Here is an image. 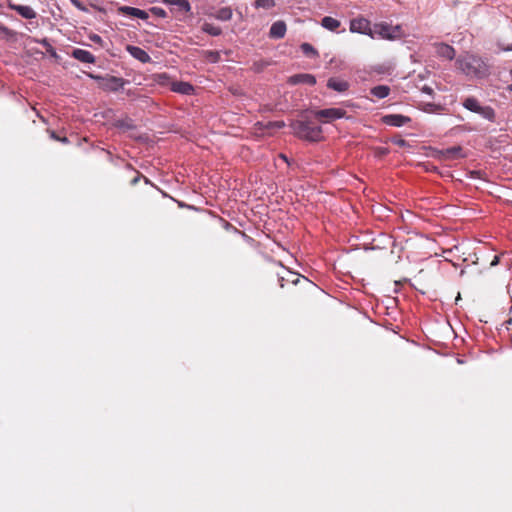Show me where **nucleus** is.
I'll return each mask as SVG.
<instances>
[{
	"label": "nucleus",
	"instance_id": "obj_1",
	"mask_svg": "<svg viewBox=\"0 0 512 512\" xmlns=\"http://www.w3.org/2000/svg\"><path fill=\"white\" fill-rule=\"evenodd\" d=\"M458 68L468 77L482 79L489 75V66L473 54H465L456 60Z\"/></svg>",
	"mask_w": 512,
	"mask_h": 512
},
{
	"label": "nucleus",
	"instance_id": "obj_42",
	"mask_svg": "<svg viewBox=\"0 0 512 512\" xmlns=\"http://www.w3.org/2000/svg\"><path fill=\"white\" fill-rule=\"evenodd\" d=\"M59 141H61L62 143H68L69 142L68 138L65 137V136L64 137H60Z\"/></svg>",
	"mask_w": 512,
	"mask_h": 512
},
{
	"label": "nucleus",
	"instance_id": "obj_23",
	"mask_svg": "<svg viewBox=\"0 0 512 512\" xmlns=\"http://www.w3.org/2000/svg\"><path fill=\"white\" fill-rule=\"evenodd\" d=\"M201 30L204 32V33H207L211 36H219L221 35L222 33V29L218 26H215L211 23H207L205 22L202 27H201Z\"/></svg>",
	"mask_w": 512,
	"mask_h": 512
},
{
	"label": "nucleus",
	"instance_id": "obj_35",
	"mask_svg": "<svg viewBox=\"0 0 512 512\" xmlns=\"http://www.w3.org/2000/svg\"><path fill=\"white\" fill-rule=\"evenodd\" d=\"M90 39L94 42V43H98V44H101L102 43V38L97 35V34H93L92 36H90Z\"/></svg>",
	"mask_w": 512,
	"mask_h": 512
},
{
	"label": "nucleus",
	"instance_id": "obj_17",
	"mask_svg": "<svg viewBox=\"0 0 512 512\" xmlns=\"http://www.w3.org/2000/svg\"><path fill=\"white\" fill-rule=\"evenodd\" d=\"M436 54L447 60H452L455 57V49L445 43L436 44Z\"/></svg>",
	"mask_w": 512,
	"mask_h": 512
},
{
	"label": "nucleus",
	"instance_id": "obj_8",
	"mask_svg": "<svg viewBox=\"0 0 512 512\" xmlns=\"http://www.w3.org/2000/svg\"><path fill=\"white\" fill-rule=\"evenodd\" d=\"M381 121L388 126L402 127L411 122V118L401 114H386L382 116Z\"/></svg>",
	"mask_w": 512,
	"mask_h": 512
},
{
	"label": "nucleus",
	"instance_id": "obj_3",
	"mask_svg": "<svg viewBox=\"0 0 512 512\" xmlns=\"http://www.w3.org/2000/svg\"><path fill=\"white\" fill-rule=\"evenodd\" d=\"M463 107L467 110L477 113L482 116L484 119L494 122L495 121V111L490 106H482L479 101L474 97H467L463 103Z\"/></svg>",
	"mask_w": 512,
	"mask_h": 512
},
{
	"label": "nucleus",
	"instance_id": "obj_25",
	"mask_svg": "<svg viewBox=\"0 0 512 512\" xmlns=\"http://www.w3.org/2000/svg\"><path fill=\"white\" fill-rule=\"evenodd\" d=\"M275 0H255V8L271 9L275 6Z\"/></svg>",
	"mask_w": 512,
	"mask_h": 512
},
{
	"label": "nucleus",
	"instance_id": "obj_15",
	"mask_svg": "<svg viewBox=\"0 0 512 512\" xmlns=\"http://www.w3.org/2000/svg\"><path fill=\"white\" fill-rule=\"evenodd\" d=\"M440 157L444 160H455L463 157L462 147L453 146L439 151Z\"/></svg>",
	"mask_w": 512,
	"mask_h": 512
},
{
	"label": "nucleus",
	"instance_id": "obj_26",
	"mask_svg": "<svg viewBox=\"0 0 512 512\" xmlns=\"http://www.w3.org/2000/svg\"><path fill=\"white\" fill-rule=\"evenodd\" d=\"M0 34H2L6 39H13L16 37L17 32L0 23Z\"/></svg>",
	"mask_w": 512,
	"mask_h": 512
},
{
	"label": "nucleus",
	"instance_id": "obj_4",
	"mask_svg": "<svg viewBox=\"0 0 512 512\" xmlns=\"http://www.w3.org/2000/svg\"><path fill=\"white\" fill-rule=\"evenodd\" d=\"M100 80V87L105 91L117 92L124 88L128 83L127 80L112 75H106L105 77H96Z\"/></svg>",
	"mask_w": 512,
	"mask_h": 512
},
{
	"label": "nucleus",
	"instance_id": "obj_24",
	"mask_svg": "<svg viewBox=\"0 0 512 512\" xmlns=\"http://www.w3.org/2000/svg\"><path fill=\"white\" fill-rule=\"evenodd\" d=\"M301 51L310 58L318 56L317 50L309 43H303L301 45Z\"/></svg>",
	"mask_w": 512,
	"mask_h": 512
},
{
	"label": "nucleus",
	"instance_id": "obj_2",
	"mask_svg": "<svg viewBox=\"0 0 512 512\" xmlns=\"http://www.w3.org/2000/svg\"><path fill=\"white\" fill-rule=\"evenodd\" d=\"M293 134L304 141L319 142L323 138L322 127L310 119H297L289 124Z\"/></svg>",
	"mask_w": 512,
	"mask_h": 512
},
{
	"label": "nucleus",
	"instance_id": "obj_30",
	"mask_svg": "<svg viewBox=\"0 0 512 512\" xmlns=\"http://www.w3.org/2000/svg\"><path fill=\"white\" fill-rule=\"evenodd\" d=\"M34 41L36 43L42 45L46 49L47 52L53 53V54L55 53L53 46L51 45V43L49 42V40L47 38H43L40 40L36 39Z\"/></svg>",
	"mask_w": 512,
	"mask_h": 512
},
{
	"label": "nucleus",
	"instance_id": "obj_20",
	"mask_svg": "<svg viewBox=\"0 0 512 512\" xmlns=\"http://www.w3.org/2000/svg\"><path fill=\"white\" fill-rule=\"evenodd\" d=\"M341 23L339 20L330 17L325 16L321 20V26L329 31L335 32L340 27Z\"/></svg>",
	"mask_w": 512,
	"mask_h": 512
},
{
	"label": "nucleus",
	"instance_id": "obj_10",
	"mask_svg": "<svg viewBox=\"0 0 512 512\" xmlns=\"http://www.w3.org/2000/svg\"><path fill=\"white\" fill-rule=\"evenodd\" d=\"M125 49L133 58H135L143 64L150 63L152 60L150 55L144 49L138 46L127 45Z\"/></svg>",
	"mask_w": 512,
	"mask_h": 512
},
{
	"label": "nucleus",
	"instance_id": "obj_7",
	"mask_svg": "<svg viewBox=\"0 0 512 512\" xmlns=\"http://www.w3.org/2000/svg\"><path fill=\"white\" fill-rule=\"evenodd\" d=\"M314 115L318 119H325V122H331L344 118L346 116V111L341 108H327L315 111Z\"/></svg>",
	"mask_w": 512,
	"mask_h": 512
},
{
	"label": "nucleus",
	"instance_id": "obj_47",
	"mask_svg": "<svg viewBox=\"0 0 512 512\" xmlns=\"http://www.w3.org/2000/svg\"><path fill=\"white\" fill-rule=\"evenodd\" d=\"M510 77L512 79V68L510 69Z\"/></svg>",
	"mask_w": 512,
	"mask_h": 512
},
{
	"label": "nucleus",
	"instance_id": "obj_13",
	"mask_svg": "<svg viewBox=\"0 0 512 512\" xmlns=\"http://www.w3.org/2000/svg\"><path fill=\"white\" fill-rule=\"evenodd\" d=\"M171 91L182 95H192L194 93V87L189 82L174 81L171 83Z\"/></svg>",
	"mask_w": 512,
	"mask_h": 512
},
{
	"label": "nucleus",
	"instance_id": "obj_11",
	"mask_svg": "<svg viewBox=\"0 0 512 512\" xmlns=\"http://www.w3.org/2000/svg\"><path fill=\"white\" fill-rule=\"evenodd\" d=\"M117 11L119 14L136 17L142 20H146L149 17L148 12L145 10L131 6H119Z\"/></svg>",
	"mask_w": 512,
	"mask_h": 512
},
{
	"label": "nucleus",
	"instance_id": "obj_44",
	"mask_svg": "<svg viewBox=\"0 0 512 512\" xmlns=\"http://www.w3.org/2000/svg\"><path fill=\"white\" fill-rule=\"evenodd\" d=\"M146 184L150 183V180L146 177H143Z\"/></svg>",
	"mask_w": 512,
	"mask_h": 512
},
{
	"label": "nucleus",
	"instance_id": "obj_38",
	"mask_svg": "<svg viewBox=\"0 0 512 512\" xmlns=\"http://www.w3.org/2000/svg\"><path fill=\"white\" fill-rule=\"evenodd\" d=\"M394 143L402 147L406 145V141L404 139H399L397 141H394Z\"/></svg>",
	"mask_w": 512,
	"mask_h": 512
},
{
	"label": "nucleus",
	"instance_id": "obj_18",
	"mask_svg": "<svg viewBox=\"0 0 512 512\" xmlns=\"http://www.w3.org/2000/svg\"><path fill=\"white\" fill-rule=\"evenodd\" d=\"M349 83L346 80H342L336 77H331L327 81V87L337 92H345L349 88Z\"/></svg>",
	"mask_w": 512,
	"mask_h": 512
},
{
	"label": "nucleus",
	"instance_id": "obj_45",
	"mask_svg": "<svg viewBox=\"0 0 512 512\" xmlns=\"http://www.w3.org/2000/svg\"><path fill=\"white\" fill-rule=\"evenodd\" d=\"M508 90L512 93V84L508 86Z\"/></svg>",
	"mask_w": 512,
	"mask_h": 512
},
{
	"label": "nucleus",
	"instance_id": "obj_6",
	"mask_svg": "<svg viewBox=\"0 0 512 512\" xmlns=\"http://www.w3.org/2000/svg\"><path fill=\"white\" fill-rule=\"evenodd\" d=\"M350 31L352 33H360L374 38V32L371 28L370 21L363 17L354 18L350 21Z\"/></svg>",
	"mask_w": 512,
	"mask_h": 512
},
{
	"label": "nucleus",
	"instance_id": "obj_32",
	"mask_svg": "<svg viewBox=\"0 0 512 512\" xmlns=\"http://www.w3.org/2000/svg\"><path fill=\"white\" fill-rule=\"evenodd\" d=\"M150 12L159 18L167 17L166 11L161 7H152V8H150Z\"/></svg>",
	"mask_w": 512,
	"mask_h": 512
},
{
	"label": "nucleus",
	"instance_id": "obj_9",
	"mask_svg": "<svg viewBox=\"0 0 512 512\" xmlns=\"http://www.w3.org/2000/svg\"><path fill=\"white\" fill-rule=\"evenodd\" d=\"M7 7L16 11L21 17L25 19H34L37 16V13L34 11V9L28 5H19L13 3L11 0H8Z\"/></svg>",
	"mask_w": 512,
	"mask_h": 512
},
{
	"label": "nucleus",
	"instance_id": "obj_43",
	"mask_svg": "<svg viewBox=\"0 0 512 512\" xmlns=\"http://www.w3.org/2000/svg\"><path fill=\"white\" fill-rule=\"evenodd\" d=\"M504 51H512V44L508 45L507 47L503 48Z\"/></svg>",
	"mask_w": 512,
	"mask_h": 512
},
{
	"label": "nucleus",
	"instance_id": "obj_36",
	"mask_svg": "<svg viewBox=\"0 0 512 512\" xmlns=\"http://www.w3.org/2000/svg\"><path fill=\"white\" fill-rule=\"evenodd\" d=\"M141 177L142 175L139 172H137V175L130 181V184L132 186H135L140 181Z\"/></svg>",
	"mask_w": 512,
	"mask_h": 512
},
{
	"label": "nucleus",
	"instance_id": "obj_5",
	"mask_svg": "<svg viewBox=\"0 0 512 512\" xmlns=\"http://www.w3.org/2000/svg\"><path fill=\"white\" fill-rule=\"evenodd\" d=\"M374 38L378 36L382 39L394 40L400 36L401 27L399 25L392 26L387 23H381L375 26Z\"/></svg>",
	"mask_w": 512,
	"mask_h": 512
},
{
	"label": "nucleus",
	"instance_id": "obj_41",
	"mask_svg": "<svg viewBox=\"0 0 512 512\" xmlns=\"http://www.w3.org/2000/svg\"><path fill=\"white\" fill-rule=\"evenodd\" d=\"M423 90H424V92H426L428 94H432V92H433L432 88H430V87H424Z\"/></svg>",
	"mask_w": 512,
	"mask_h": 512
},
{
	"label": "nucleus",
	"instance_id": "obj_31",
	"mask_svg": "<svg viewBox=\"0 0 512 512\" xmlns=\"http://www.w3.org/2000/svg\"><path fill=\"white\" fill-rule=\"evenodd\" d=\"M206 58L211 63H217L220 61V53L218 51H207Z\"/></svg>",
	"mask_w": 512,
	"mask_h": 512
},
{
	"label": "nucleus",
	"instance_id": "obj_21",
	"mask_svg": "<svg viewBox=\"0 0 512 512\" xmlns=\"http://www.w3.org/2000/svg\"><path fill=\"white\" fill-rule=\"evenodd\" d=\"M163 2L171 6H176L183 12H189L191 10V5L188 0H163Z\"/></svg>",
	"mask_w": 512,
	"mask_h": 512
},
{
	"label": "nucleus",
	"instance_id": "obj_39",
	"mask_svg": "<svg viewBox=\"0 0 512 512\" xmlns=\"http://www.w3.org/2000/svg\"><path fill=\"white\" fill-rule=\"evenodd\" d=\"M90 6H91L93 9H95V10H97V11H99V12H103V11H104V9H103V8H101V7L97 6V5H96V4H94V3H90Z\"/></svg>",
	"mask_w": 512,
	"mask_h": 512
},
{
	"label": "nucleus",
	"instance_id": "obj_37",
	"mask_svg": "<svg viewBox=\"0 0 512 512\" xmlns=\"http://www.w3.org/2000/svg\"><path fill=\"white\" fill-rule=\"evenodd\" d=\"M50 136L52 139H54L56 141L60 140V137L56 134L55 131H50Z\"/></svg>",
	"mask_w": 512,
	"mask_h": 512
},
{
	"label": "nucleus",
	"instance_id": "obj_12",
	"mask_svg": "<svg viewBox=\"0 0 512 512\" xmlns=\"http://www.w3.org/2000/svg\"><path fill=\"white\" fill-rule=\"evenodd\" d=\"M286 31V23L282 20H278L271 25L269 30V37L271 39H282L284 38Z\"/></svg>",
	"mask_w": 512,
	"mask_h": 512
},
{
	"label": "nucleus",
	"instance_id": "obj_27",
	"mask_svg": "<svg viewBox=\"0 0 512 512\" xmlns=\"http://www.w3.org/2000/svg\"><path fill=\"white\" fill-rule=\"evenodd\" d=\"M269 65V63L265 60H258V61H254L252 63V66H251V69L255 72V73H260L262 72L267 66Z\"/></svg>",
	"mask_w": 512,
	"mask_h": 512
},
{
	"label": "nucleus",
	"instance_id": "obj_46",
	"mask_svg": "<svg viewBox=\"0 0 512 512\" xmlns=\"http://www.w3.org/2000/svg\"><path fill=\"white\" fill-rule=\"evenodd\" d=\"M283 278H280V286L283 287Z\"/></svg>",
	"mask_w": 512,
	"mask_h": 512
},
{
	"label": "nucleus",
	"instance_id": "obj_14",
	"mask_svg": "<svg viewBox=\"0 0 512 512\" xmlns=\"http://www.w3.org/2000/svg\"><path fill=\"white\" fill-rule=\"evenodd\" d=\"M72 57L82 63L93 64L95 63V56L88 50L76 48L72 51Z\"/></svg>",
	"mask_w": 512,
	"mask_h": 512
},
{
	"label": "nucleus",
	"instance_id": "obj_33",
	"mask_svg": "<svg viewBox=\"0 0 512 512\" xmlns=\"http://www.w3.org/2000/svg\"><path fill=\"white\" fill-rule=\"evenodd\" d=\"M266 127L269 129H282L285 127V122L284 121H270V122H268Z\"/></svg>",
	"mask_w": 512,
	"mask_h": 512
},
{
	"label": "nucleus",
	"instance_id": "obj_29",
	"mask_svg": "<svg viewBox=\"0 0 512 512\" xmlns=\"http://www.w3.org/2000/svg\"><path fill=\"white\" fill-rule=\"evenodd\" d=\"M115 127L117 128H125V129H132L133 125L131 123L130 119H118L114 123Z\"/></svg>",
	"mask_w": 512,
	"mask_h": 512
},
{
	"label": "nucleus",
	"instance_id": "obj_16",
	"mask_svg": "<svg viewBox=\"0 0 512 512\" xmlns=\"http://www.w3.org/2000/svg\"><path fill=\"white\" fill-rule=\"evenodd\" d=\"M290 83L292 84H307L313 86L316 84V78L312 74L300 73L290 77Z\"/></svg>",
	"mask_w": 512,
	"mask_h": 512
},
{
	"label": "nucleus",
	"instance_id": "obj_22",
	"mask_svg": "<svg viewBox=\"0 0 512 512\" xmlns=\"http://www.w3.org/2000/svg\"><path fill=\"white\" fill-rule=\"evenodd\" d=\"M214 17L221 21H228L232 18V9L230 7H223L216 11Z\"/></svg>",
	"mask_w": 512,
	"mask_h": 512
},
{
	"label": "nucleus",
	"instance_id": "obj_28",
	"mask_svg": "<svg viewBox=\"0 0 512 512\" xmlns=\"http://www.w3.org/2000/svg\"><path fill=\"white\" fill-rule=\"evenodd\" d=\"M443 110V107L435 103H426L423 107V111L427 113H437Z\"/></svg>",
	"mask_w": 512,
	"mask_h": 512
},
{
	"label": "nucleus",
	"instance_id": "obj_34",
	"mask_svg": "<svg viewBox=\"0 0 512 512\" xmlns=\"http://www.w3.org/2000/svg\"><path fill=\"white\" fill-rule=\"evenodd\" d=\"M71 4L79 11L88 13V8L80 0H71Z\"/></svg>",
	"mask_w": 512,
	"mask_h": 512
},
{
	"label": "nucleus",
	"instance_id": "obj_40",
	"mask_svg": "<svg viewBox=\"0 0 512 512\" xmlns=\"http://www.w3.org/2000/svg\"><path fill=\"white\" fill-rule=\"evenodd\" d=\"M499 263V256H494L492 262H491V266H496L497 264Z\"/></svg>",
	"mask_w": 512,
	"mask_h": 512
},
{
	"label": "nucleus",
	"instance_id": "obj_19",
	"mask_svg": "<svg viewBox=\"0 0 512 512\" xmlns=\"http://www.w3.org/2000/svg\"><path fill=\"white\" fill-rule=\"evenodd\" d=\"M391 89L387 85H377L370 89V94L377 99H384L389 96Z\"/></svg>",
	"mask_w": 512,
	"mask_h": 512
}]
</instances>
